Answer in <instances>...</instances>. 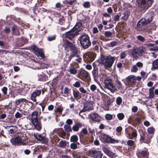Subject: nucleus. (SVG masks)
Wrapping results in <instances>:
<instances>
[{"label":"nucleus","instance_id":"obj_57","mask_svg":"<svg viewBox=\"0 0 158 158\" xmlns=\"http://www.w3.org/2000/svg\"><path fill=\"white\" fill-rule=\"evenodd\" d=\"M127 55L124 52H123L120 54V58L121 59H124L126 56Z\"/></svg>","mask_w":158,"mask_h":158},{"label":"nucleus","instance_id":"obj_14","mask_svg":"<svg viewBox=\"0 0 158 158\" xmlns=\"http://www.w3.org/2000/svg\"><path fill=\"white\" fill-rule=\"evenodd\" d=\"M32 123L36 129L38 131L41 130L42 128L41 122L39 121V119H37L31 121Z\"/></svg>","mask_w":158,"mask_h":158},{"label":"nucleus","instance_id":"obj_21","mask_svg":"<svg viewBox=\"0 0 158 158\" xmlns=\"http://www.w3.org/2000/svg\"><path fill=\"white\" fill-rule=\"evenodd\" d=\"M34 135L35 139H37V140L42 141V143H46L48 141V139L47 138H45V136H42L41 137V138H38V137H37L36 134H34Z\"/></svg>","mask_w":158,"mask_h":158},{"label":"nucleus","instance_id":"obj_39","mask_svg":"<svg viewBox=\"0 0 158 158\" xmlns=\"http://www.w3.org/2000/svg\"><path fill=\"white\" fill-rule=\"evenodd\" d=\"M26 101L27 100L23 98H20L17 100L16 102V104H17V105H19L21 103H22L23 102H26Z\"/></svg>","mask_w":158,"mask_h":158},{"label":"nucleus","instance_id":"obj_3","mask_svg":"<svg viewBox=\"0 0 158 158\" xmlns=\"http://www.w3.org/2000/svg\"><path fill=\"white\" fill-rule=\"evenodd\" d=\"M114 61V57L108 56L106 57H101L100 63L106 68H110L112 66Z\"/></svg>","mask_w":158,"mask_h":158},{"label":"nucleus","instance_id":"obj_19","mask_svg":"<svg viewBox=\"0 0 158 158\" xmlns=\"http://www.w3.org/2000/svg\"><path fill=\"white\" fill-rule=\"evenodd\" d=\"M143 18L139 19L137 22V27L139 28H142L144 25H147L145 21Z\"/></svg>","mask_w":158,"mask_h":158},{"label":"nucleus","instance_id":"obj_60","mask_svg":"<svg viewBox=\"0 0 158 158\" xmlns=\"http://www.w3.org/2000/svg\"><path fill=\"white\" fill-rule=\"evenodd\" d=\"M41 92V90H37L36 91L34 92L33 93L35 94L37 96H39L40 95Z\"/></svg>","mask_w":158,"mask_h":158},{"label":"nucleus","instance_id":"obj_32","mask_svg":"<svg viewBox=\"0 0 158 158\" xmlns=\"http://www.w3.org/2000/svg\"><path fill=\"white\" fill-rule=\"evenodd\" d=\"M123 14L124 16L122 17V18L125 20H127L130 15V13L127 11L124 12Z\"/></svg>","mask_w":158,"mask_h":158},{"label":"nucleus","instance_id":"obj_23","mask_svg":"<svg viewBox=\"0 0 158 158\" xmlns=\"http://www.w3.org/2000/svg\"><path fill=\"white\" fill-rule=\"evenodd\" d=\"M152 70L158 69V59H156L152 62Z\"/></svg>","mask_w":158,"mask_h":158},{"label":"nucleus","instance_id":"obj_22","mask_svg":"<svg viewBox=\"0 0 158 158\" xmlns=\"http://www.w3.org/2000/svg\"><path fill=\"white\" fill-rule=\"evenodd\" d=\"M80 73L81 76L84 78H86L88 77L89 75L88 72L86 70L82 69L80 71Z\"/></svg>","mask_w":158,"mask_h":158},{"label":"nucleus","instance_id":"obj_52","mask_svg":"<svg viewBox=\"0 0 158 158\" xmlns=\"http://www.w3.org/2000/svg\"><path fill=\"white\" fill-rule=\"evenodd\" d=\"M140 74L141 76V77L142 78L145 79L147 77L148 74L147 75H146V73L145 72L141 71L140 72Z\"/></svg>","mask_w":158,"mask_h":158},{"label":"nucleus","instance_id":"obj_15","mask_svg":"<svg viewBox=\"0 0 158 158\" xmlns=\"http://www.w3.org/2000/svg\"><path fill=\"white\" fill-rule=\"evenodd\" d=\"M153 15L152 13H149L146 14V15L143 19L146 23V24L148 25L149 23H151V21L153 19Z\"/></svg>","mask_w":158,"mask_h":158},{"label":"nucleus","instance_id":"obj_8","mask_svg":"<svg viewBox=\"0 0 158 158\" xmlns=\"http://www.w3.org/2000/svg\"><path fill=\"white\" fill-rule=\"evenodd\" d=\"M143 51L140 49H136L134 48L131 51V54L132 57L134 59L136 60L139 59V57L142 56Z\"/></svg>","mask_w":158,"mask_h":158},{"label":"nucleus","instance_id":"obj_35","mask_svg":"<svg viewBox=\"0 0 158 158\" xmlns=\"http://www.w3.org/2000/svg\"><path fill=\"white\" fill-rule=\"evenodd\" d=\"M10 29L9 27L5 26L3 29V32L6 34H9L10 32Z\"/></svg>","mask_w":158,"mask_h":158},{"label":"nucleus","instance_id":"obj_1","mask_svg":"<svg viewBox=\"0 0 158 158\" xmlns=\"http://www.w3.org/2000/svg\"><path fill=\"white\" fill-rule=\"evenodd\" d=\"M154 0H136L137 4L140 10H146L151 7Z\"/></svg>","mask_w":158,"mask_h":158},{"label":"nucleus","instance_id":"obj_51","mask_svg":"<svg viewBox=\"0 0 158 158\" xmlns=\"http://www.w3.org/2000/svg\"><path fill=\"white\" fill-rule=\"evenodd\" d=\"M15 117L16 118H20L22 116V114L20 113L19 112L17 111L15 114Z\"/></svg>","mask_w":158,"mask_h":158},{"label":"nucleus","instance_id":"obj_64","mask_svg":"<svg viewBox=\"0 0 158 158\" xmlns=\"http://www.w3.org/2000/svg\"><path fill=\"white\" fill-rule=\"evenodd\" d=\"M122 130V128L120 126H119L117 127L116 128V131L117 132L120 133Z\"/></svg>","mask_w":158,"mask_h":158},{"label":"nucleus","instance_id":"obj_24","mask_svg":"<svg viewBox=\"0 0 158 158\" xmlns=\"http://www.w3.org/2000/svg\"><path fill=\"white\" fill-rule=\"evenodd\" d=\"M38 112L37 110H35L31 113V120H34L38 119Z\"/></svg>","mask_w":158,"mask_h":158},{"label":"nucleus","instance_id":"obj_40","mask_svg":"<svg viewBox=\"0 0 158 158\" xmlns=\"http://www.w3.org/2000/svg\"><path fill=\"white\" fill-rule=\"evenodd\" d=\"M137 39L142 42H143L145 40V39L141 35H139L136 36Z\"/></svg>","mask_w":158,"mask_h":158},{"label":"nucleus","instance_id":"obj_43","mask_svg":"<svg viewBox=\"0 0 158 158\" xmlns=\"http://www.w3.org/2000/svg\"><path fill=\"white\" fill-rule=\"evenodd\" d=\"M122 98L120 97H117L116 99V104L119 106L122 102Z\"/></svg>","mask_w":158,"mask_h":158},{"label":"nucleus","instance_id":"obj_61","mask_svg":"<svg viewBox=\"0 0 158 158\" xmlns=\"http://www.w3.org/2000/svg\"><path fill=\"white\" fill-rule=\"evenodd\" d=\"M73 86L76 87H79L81 86V84L79 81H77L73 84Z\"/></svg>","mask_w":158,"mask_h":158},{"label":"nucleus","instance_id":"obj_44","mask_svg":"<svg viewBox=\"0 0 158 158\" xmlns=\"http://www.w3.org/2000/svg\"><path fill=\"white\" fill-rule=\"evenodd\" d=\"M75 0H66L64 1V3L66 5L69 4V5H72Z\"/></svg>","mask_w":158,"mask_h":158},{"label":"nucleus","instance_id":"obj_58","mask_svg":"<svg viewBox=\"0 0 158 158\" xmlns=\"http://www.w3.org/2000/svg\"><path fill=\"white\" fill-rule=\"evenodd\" d=\"M117 42H116V41H112L111 42L110 44V45L109 46L110 47H114L117 45Z\"/></svg>","mask_w":158,"mask_h":158},{"label":"nucleus","instance_id":"obj_2","mask_svg":"<svg viewBox=\"0 0 158 158\" xmlns=\"http://www.w3.org/2000/svg\"><path fill=\"white\" fill-rule=\"evenodd\" d=\"M78 40L82 48L84 49L88 48L91 45L89 37L87 35L84 34L81 35L79 37Z\"/></svg>","mask_w":158,"mask_h":158},{"label":"nucleus","instance_id":"obj_36","mask_svg":"<svg viewBox=\"0 0 158 158\" xmlns=\"http://www.w3.org/2000/svg\"><path fill=\"white\" fill-rule=\"evenodd\" d=\"M56 35H52L48 36L47 37V40L48 41H51L55 40L56 39Z\"/></svg>","mask_w":158,"mask_h":158},{"label":"nucleus","instance_id":"obj_62","mask_svg":"<svg viewBox=\"0 0 158 158\" xmlns=\"http://www.w3.org/2000/svg\"><path fill=\"white\" fill-rule=\"evenodd\" d=\"M7 88L6 87H4L2 89V91L4 95H6L7 94Z\"/></svg>","mask_w":158,"mask_h":158},{"label":"nucleus","instance_id":"obj_45","mask_svg":"<svg viewBox=\"0 0 158 158\" xmlns=\"http://www.w3.org/2000/svg\"><path fill=\"white\" fill-rule=\"evenodd\" d=\"M79 93L78 91H75L73 90V95L75 98H77L78 97Z\"/></svg>","mask_w":158,"mask_h":158},{"label":"nucleus","instance_id":"obj_9","mask_svg":"<svg viewBox=\"0 0 158 158\" xmlns=\"http://www.w3.org/2000/svg\"><path fill=\"white\" fill-rule=\"evenodd\" d=\"M10 141L13 145H17L20 146L21 145H25L26 144V143L22 141V138L19 136L11 139Z\"/></svg>","mask_w":158,"mask_h":158},{"label":"nucleus","instance_id":"obj_42","mask_svg":"<svg viewBox=\"0 0 158 158\" xmlns=\"http://www.w3.org/2000/svg\"><path fill=\"white\" fill-rule=\"evenodd\" d=\"M70 147L71 149L73 150H75L77 148H79L75 142H73V143H71L70 145Z\"/></svg>","mask_w":158,"mask_h":158},{"label":"nucleus","instance_id":"obj_28","mask_svg":"<svg viewBox=\"0 0 158 158\" xmlns=\"http://www.w3.org/2000/svg\"><path fill=\"white\" fill-rule=\"evenodd\" d=\"M115 83L118 89H122L123 85L121 82L118 79L115 81Z\"/></svg>","mask_w":158,"mask_h":158},{"label":"nucleus","instance_id":"obj_30","mask_svg":"<svg viewBox=\"0 0 158 158\" xmlns=\"http://www.w3.org/2000/svg\"><path fill=\"white\" fill-rule=\"evenodd\" d=\"M144 148L145 149V150L142 151L141 153V156L143 157H145L147 156H148L149 154L148 149L146 148Z\"/></svg>","mask_w":158,"mask_h":158},{"label":"nucleus","instance_id":"obj_33","mask_svg":"<svg viewBox=\"0 0 158 158\" xmlns=\"http://www.w3.org/2000/svg\"><path fill=\"white\" fill-rule=\"evenodd\" d=\"M64 130L66 132H72V130L70 126L67 124H65L64 126Z\"/></svg>","mask_w":158,"mask_h":158},{"label":"nucleus","instance_id":"obj_59","mask_svg":"<svg viewBox=\"0 0 158 158\" xmlns=\"http://www.w3.org/2000/svg\"><path fill=\"white\" fill-rule=\"evenodd\" d=\"M90 89L91 91H94L96 89L97 87L95 85L92 84L90 86Z\"/></svg>","mask_w":158,"mask_h":158},{"label":"nucleus","instance_id":"obj_11","mask_svg":"<svg viewBox=\"0 0 158 158\" xmlns=\"http://www.w3.org/2000/svg\"><path fill=\"white\" fill-rule=\"evenodd\" d=\"M93 105L90 102L86 101L84 103V107L79 112V115L80 113L87 111H90L92 109Z\"/></svg>","mask_w":158,"mask_h":158},{"label":"nucleus","instance_id":"obj_56","mask_svg":"<svg viewBox=\"0 0 158 158\" xmlns=\"http://www.w3.org/2000/svg\"><path fill=\"white\" fill-rule=\"evenodd\" d=\"M66 123L67 125H70L72 124L73 123V120L71 119H68L66 121Z\"/></svg>","mask_w":158,"mask_h":158},{"label":"nucleus","instance_id":"obj_26","mask_svg":"<svg viewBox=\"0 0 158 158\" xmlns=\"http://www.w3.org/2000/svg\"><path fill=\"white\" fill-rule=\"evenodd\" d=\"M71 52V53L73 55L76 56V54L78 53V49L74 45L70 49Z\"/></svg>","mask_w":158,"mask_h":158},{"label":"nucleus","instance_id":"obj_25","mask_svg":"<svg viewBox=\"0 0 158 158\" xmlns=\"http://www.w3.org/2000/svg\"><path fill=\"white\" fill-rule=\"evenodd\" d=\"M68 143H69L68 141L66 140H61L59 143V147L60 148H65Z\"/></svg>","mask_w":158,"mask_h":158},{"label":"nucleus","instance_id":"obj_53","mask_svg":"<svg viewBox=\"0 0 158 158\" xmlns=\"http://www.w3.org/2000/svg\"><path fill=\"white\" fill-rule=\"evenodd\" d=\"M37 96L33 93L31 94V99L34 102H35L36 101V99H35L36 97Z\"/></svg>","mask_w":158,"mask_h":158},{"label":"nucleus","instance_id":"obj_10","mask_svg":"<svg viewBox=\"0 0 158 158\" xmlns=\"http://www.w3.org/2000/svg\"><path fill=\"white\" fill-rule=\"evenodd\" d=\"M78 34V33H77V31H76L72 28L69 31L66 32L65 37L66 38L70 40H72Z\"/></svg>","mask_w":158,"mask_h":158},{"label":"nucleus","instance_id":"obj_54","mask_svg":"<svg viewBox=\"0 0 158 158\" xmlns=\"http://www.w3.org/2000/svg\"><path fill=\"white\" fill-rule=\"evenodd\" d=\"M105 118L107 120H110L112 119V116L111 114H107L106 115Z\"/></svg>","mask_w":158,"mask_h":158},{"label":"nucleus","instance_id":"obj_63","mask_svg":"<svg viewBox=\"0 0 158 158\" xmlns=\"http://www.w3.org/2000/svg\"><path fill=\"white\" fill-rule=\"evenodd\" d=\"M138 109V107L137 106H133L132 108V111L134 113H135L137 111Z\"/></svg>","mask_w":158,"mask_h":158},{"label":"nucleus","instance_id":"obj_20","mask_svg":"<svg viewBox=\"0 0 158 158\" xmlns=\"http://www.w3.org/2000/svg\"><path fill=\"white\" fill-rule=\"evenodd\" d=\"M82 124L79 123H76L72 127V129L74 131H78L79 128L82 127Z\"/></svg>","mask_w":158,"mask_h":158},{"label":"nucleus","instance_id":"obj_41","mask_svg":"<svg viewBox=\"0 0 158 158\" xmlns=\"http://www.w3.org/2000/svg\"><path fill=\"white\" fill-rule=\"evenodd\" d=\"M117 116L118 119L120 120H123L124 118V115L123 113H119L118 114Z\"/></svg>","mask_w":158,"mask_h":158},{"label":"nucleus","instance_id":"obj_16","mask_svg":"<svg viewBox=\"0 0 158 158\" xmlns=\"http://www.w3.org/2000/svg\"><path fill=\"white\" fill-rule=\"evenodd\" d=\"M126 80L128 83L132 85L136 82L135 76L130 75L126 78Z\"/></svg>","mask_w":158,"mask_h":158},{"label":"nucleus","instance_id":"obj_17","mask_svg":"<svg viewBox=\"0 0 158 158\" xmlns=\"http://www.w3.org/2000/svg\"><path fill=\"white\" fill-rule=\"evenodd\" d=\"M38 80L40 81H46L48 79V77L46 74L42 72L38 75Z\"/></svg>","mask_w":158,"mask_h":158},{"label":"nucleus","instance_id":"obj_18","mask_svg":"<svg viewBox=\"0 0 158 158\" xmlns=\"http://www.w3.org/2000/svg\"><path fill=\"white\" fill-rule=\"evenodd\" d=\"M36 4L37 3L35 4V5L34 6L32 9V11L33 13V15H30V17L32 18H33L34 20H35V16H36L38 13H39L40 12V8L36 7Z\"/></svg>","mask_w":158,"mask_h":158},{"label":"nucleus","instance_id":"obj_31","mask_svg":"<svg viewBox=\"0 0 158 158\" xmlns=\"http://www.w3.org/2000/svg\"><path fill=\"white\" fill-rule=\"evenodd\" d=\"M75 45L69 41L67 40L66 41L65 46L67 48H69V49Z\"/></svg>","mask_w":158,"mask_h":158},{"label":"nucleus","instance_id":"obj_4","mask_svg":"<svg viewBox=\"0 0 158 158\" xmlns=\"http://www.w3.org/2000/svg\"><path fill=\"white\" fill-rule=\"evenodd\" d=\"M105 87L110 90L112 93L115 92L116 89L112 83V79L109 77H106L104 80Z\"/></svg>","mask_w":158,"mask_h":158},{"label":"nucleus","instance_id":"obj_27","mask_svg":"<svg viewBox=\"0 0 158 158\" xmlns=\"http://www.w3.org/2000/svg\"><path fill=\"white\" fill-rule=\"evenodd\" d=\"M82 25V24L81 23L78 22L77 23L75 26L72 28L73 30L77 31V33H78L79 30V28H80Z\"/></svg>","mask_w":158,"mask_h":158},{"label":"nucleus","instance_id":"obj_5","mask_svg":"<svg viewBox=\"0 0 158 158\" xmlns=\"http://www.w3.org/2000/svg\"><path fill=\"white\" fill-rule=\"evenodd\" d=\"M100 140L103 143H114L117 142L115 139L103 133H101V134Z\"/></svg>","mask_w":158,"mask_h":158},{"label":"nucleus","instance_id":"obj_6","mask_svg":"<svg viewBox=\"0 0 158 158\" xmlns=\"http://www.w3.org/2000/svg\"><path fill=\"white\" fill-rule=\"evenodd\" d=\"M33 52L38 56L40 59H43L44 57V55L42 50L39 49L35 45H32L31 47Z\"/></svg>","mask_w":158,"mask_h":158},{"label":"nucleus","instance_id":"obj_12","mask_svg":"<svg viewBox=\"0 0 158 158\" xmlns=\"http://www.w3.org/2000/svg\"><path fill=\"white\" fill-rule=\"evenodd\" d=\"M89 117L94 123H99L102 119L101 116L96 113L91 114Z\"/></svg>","mask_w":158,"mask_h":158},{"label":"nucleus","instance_id":"obj_55","mask_svg":"<svg viewBox=\"0 0 158 158\" xmlns=\"http://www.w3.org/2000/svg\"><path fill=\"white\" fill-rule=\"evenodd\" d=\"M127 143L128 146H131L134 144V142L132 140H129L127 141Z\"/></svg>","mask_w":158,"mask_h":158},{"label":"nucleus","instance_id":"obj_7","mask_svg":"<svg viewBox=\"0 0 158 158\" xmlns=\"http://www.w3.org/2000/svg\"><path fill=\"white\" fill-rule=\"evenodd\" d=\"M89 156L93 158H101L103 153L101 151L95 149H91L89 151Z\"/></svg>","mask_w":158,"mask_h":158},{"label":"nucleus","instance_id":"obj_46","mask_svg":"<svg viewBox=\"0 0 158 158\" xmlns=\"http://www.w3.org/2000/svg\"><path fill=\"white\" fill-rule=\"evenodd\" d=\"M104 35L107 37H109L112 35V33L109 31H106L105 32Z\"/></svg>","mask_w":158,"mask_h":158},{"label":"nucleus","instance_id":"obj_37","mask_svg":"<svg viewBox=\"0 0 158 158\" xmlns=\"http://www.w3.org/2000/svg\"><path fill=\"white\" fill-rule=\"evenodd\" d=\"M26 40V38L25 37H22L19 40V43L20 44V45L21 46L24 45L25 43V40Z\"/></svg>","mask_w":158,"mask_h":158},{"label":"nucleus","instance_id":"obj_38","mask_svg":"<svg viewBox=\"0 0 158 158\" xmlns=\"http://www.w3.org/2000/svg\"><path fill=\"white\" fill-rule=\"evenodd\" d=\"M69 72L71 74H75L77 72V70L75 68H71L69 69Z\"/></svg>","mask_w":158,"mask_h":158},{"label":"nucleus","instance_id":"obj_34","mask_svg":"<svg viewBox=\"0 0 158 158\" xmlns=\"http://www.w3.org/2000/svg\"><path fill=\"white\" fill-rule=\"evenodd\" d=\"M78 136L76 135H73L71 137L70 140L71 142H75L78 140Z\"/></svg>","mask_w":158,"mask_h":158},{"label":"nucleus","instance_id":"obj_13","mask_svg":"<svg viewBox=\"0 0 158 158\" xmlns=\"http://www.w3.org/2000/svg\"><path fill=\"white\" fill-rule=\"evenodd\" d=\"M102 149L104 152L109 157L113 158L116 156V154L110 151L109 147L104 146L103 147Z\"/></svg>","mask_w":158,"mask_h":158},{"label":"nucleus","instance_id":"obj_47","mask_svg":"<svg viewBox=\"0 0 158 158\" xmlns=\"http://www.w3.org/2000/svg\"><path fill=\"white\" fill-rule=\"evenodd\" d=\"M155 131L154 128L153 127H150L148 129V132L149 134H153Z\"/></svg>","mask_w":158,"mask_h":158},{"label":"nucleus","instance_id":"obj_29","mask_svg":"<svg viewBox=\"0 0 158 158\" xmlns=\"http://www.w3.org/2000/svg\"><path fill=\"white\" fill-rule=\"evenodd\" d=\"M92 73L94 80L96 81L97 80L99 77L98 71H93Z\"/></svg>","mask_w":158,"mask_h":158},{"label":"nucleus","instance_id":"obj_49","mask_svg":"<svg viewBox=\"0 0 158 158\" xmlns=\"http://www.w3.org/2000/svg\"><path fill=\"white\" fill-rule=\"evenodd\" d=\"M73 156L74 158H88V157L83 155L78 156L74 154L73 155Z\"/></svg>","mask_w":158,"mask_h":158},{"label":"nucleus","instance_id":"obj_48","mask_svg":"<svg viewBox=\"0 0 158 158\" xmlns=\"http://www.w3.org/2000/svg\"><path fill=\"white\" fill-rule=\"evenodd\" d=\"M138 70V69L137 67L136 66V65H133L132 69H131V71L133 72H136L137 70Z\"/></svg>","mask_w":158,"mask_h":158},{"label":"nucleus","instance_id":"obj_50","mask_svg":"<svg viewBox=\"0 0 158 158\" xmlns=\"http://www.w3.org/2000/svg\"><path fill=\"white\" fill-rule=\"evenodd\" d=\"M83 6L85 8H89L90 6V3L89 2H86L83 3Z\"/></svg>","mask_w":158,"mask_h":158}]
</instances>
